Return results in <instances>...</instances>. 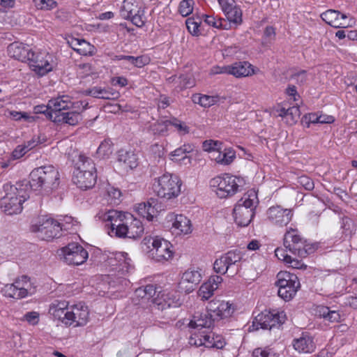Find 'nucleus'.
Listing matches in <instances>:
<instances>
[{
	"label": "nucleus",
	"instance_id": "obj_41",
	"mask_svg": "<svg viewBox=\"0 0 357 357\" xmlns=\"http://www.w3.org/2000/svg\"><path fill=\"white\" fill-rule=\"evenodd\" d=\"M137 211L139 215L146 218L149 221H151L155 215V208L149 202H148L146 203L144 202L139 204L137 206Z\"/></svg>",
	"mask_w": 357,
	"mask_h": 357
},
{
	"label": "nucleus",
	"instance_id": "obj_14",
	"mask_svg": "<svg viewBox=\"0 0 357 357\" xmlns=\"http://www.w3.org/2000/svg\"><path fill=\"white\" fill-rule=\"evenodd\" d=\"M124 19H130L138 27L142 26L146 21L142 0H124L120 10Z\"/></svg>",
	"mask_w": 357,
	"mask_h": 357
},
{
	"label": "nucleus",
	"instance_id": "obj_27",
	"mask_svg": "<svg viewBox=\"0 0 357 357\" xmlns=\"http://www.w3.org/2000/svg\"><path fill=\"white\" fill-rule=\"evenodd\" d=\"M293 347L298 353H312L315 348L313 337L308 333H302L301 337L295 338L292 342Z\"/></svg>",
	"mask_w": 357,
	"mask_h": 357
},
{
	"label": "nucleus",
	"instance_id": "obj_6",
	"mask_svg": "<svg viewBox=\"0 0 357 357\" xmlns=\"http://www.w3.org/2000/svg\"><path fill=\"white\" fill-rule=\"evenodd\" d=\"M283 240L284 248L295 257L305 258L314 251V246L307 243L296 228L289 227Z\"/></svg>",
	"mask_w": 357,
	"mask_h": 357
},
{
	"label": "nucleus",
	"instance_id": "obj_20",
	"mask_svg": "<svg viewBox=\"0 0 357 357\" xmlns=\"http://www.w3.org/2000/svg\"><path fill=\"white\" fill-rule=\"evenodd\" d=\"M206 310L213 321L229 317L234 310L231 304L220 300H212L208 302Z\"/></svg>",
	"mask_w": 357,
	"mask_h": 357
},
{
	"label": "nucleus",
	"instance_id": "obj_29",
	"mask_svg": "<svg viewBox=\"0 0 357 357\" xmlns=\"http://www.w3.org/2000/svg\"><path fill=\"white\" fill-rule=\"evenodd\" d=\"M230 75L236 78L251 76L255 74L252 65L248 61H238L229 65Z\"/></svg>",
	"mask_w": 357,
	"mask_h": 357
},
{
	"label": "nucleus",
	"instance_id": "obj_59",
	"mask_svg": "<svg viewBox=\"0 0 357 357\" xmlns=\"http://www.w3.org/2000/svg\"><path fill=\"white\" fill-rule=\"evenodd\" d=\"M88 106V102L85 101L72 102L70 109L71 112H77L79 114L84 111Z\"/></svg>",
	"mask_w": 357,
	"mask_h": 357
},
{
	"label": "nucleus",
	"instance_id": "obj_35",
	"mask_svg": "<svg viewBox=\"0 0 357 357\" xmlns=\"http://www.w3.org/2000/svg\"><path fill=\"white\" fill-rule=\"evenodd\" d=\"M85 94L96 98L106 100L115 99L119 96V93L114 91L112 89H107L97 86L87 89Z\"/></svg>",
	"mask_w": 357,
	"mask_h": 357
},
{
	"label": "nucleus",
	"instance_id": "obj_38",
	"mask_svg": "<svg viewBox=\"0 0 357 357\" xmlns=\"http://www.w3.org/2000/svg\"><path fill=\"white\" fill-rule=\"evenodd\" d=\"M192 100L194 103L199 104L202 107H209L218 102L220 97L218 96H208L197 93L192 95Z\"/></svg>",
	"mask_w": 357,
	"mask_h": 357
},
{
	"label": "nucleus",
	"instance_id": "obj_52",
	"mask_svg": "<svg viewBox=\"0 0 357 357\" xmlns=\"http://www.w3.org/2000/svg\"><path fill=\"white\" fill-rule=\"evenodd\" d=\"M222 143L218 141L206 140L203 142V149L205 151L212 152L213 156L215 155V152L221 149Z\"/></svg>",
	"mask_w": 357,
	"mask_h": 357
},
{
	"label": "nucleus",
	"instance_id": "obj_63",
	"mask_svg": "<svg viewBox=\"0 0 357 357\" xmlns=\"http://www.w3.org/2000/svg\"><path fill=\"white\" fill-rule=\"evenodd\" d=\"M253 357H276L271 349H257L253 352Z\"/></svg>",
	"mask_w": 357,
	"mask_h": 357
},
{
	"label": "nucleus",
	"instance_id": "obj_47",
	"mask_svg": "<svg viewBox=\"0 0 357 357\" xmlns=\"http://www.w3.org/2000/svg\"><path fill=\"white\" fill-rule=\"evenodd\" d=\"M202 19L197 17H189L186 20L185 24L188 31L193 36H197L199 33V26Z\"/></svg>",
	"mask_w": 357,
	"mask_h": 357
},
{
	"label": "nucleus",
	"instance_id": "obj_21",
	"mask_svg": "<svg viewBox=\"0 0 357 357\" xmlns=\"http://www.w3.org/2000/svg\"><path fill=\"white\" fill-rule=\"evenodd\" d=\"M202 278L201 270L199 268H190L183 273L178 287L186 293L192 292Z\"/></svg>",
	"mask_w": 357,
	"mask_h": 357
},
{
	"label": "nucleus",
	"instance_id": "obj_56",
	"mask_svg": "<svg viewBox=\"0 0 357 357\" xmlns=\"http://www.w3.org/2000/svg\"><path fill=\"white\" fill-rule=\"evenodd\" d=\"M290 79L295 81L298 84H303L307 80V72L304 70L293 73Z\"/></svg>",
	"mask_w": 357,
	"mask_h": 357
},
{
	"label": "nucleus",
	"instance_id": "obj_60",
	"mask_svg": "<svg viewBox=\"0 0 357 357\" xmlns=\"http://www.w3.org/2000/svg\"><path fill=\"white\" fill-rule=\"evenodd\" d=\"M79 68L82 77H87L97 73L93 67L89 63L80 64Z\"/></svg>",
	"mask_w": 357,
	"mask_h": 357
},
{
	"label": "nucleus",
	"instance_id": "obj_50",
	"mask_svg": "<svg viewBox=\"0 0 357 357\" xmlns=\"http://www.w3.org/2000/svg\"><path fill=\"white\" fill-rule=\"evenodd\" d=\"M193 5H194V1L193 0H183L181 1L179 4L178 11L180 14L183 16L186 17L191 14L193 10Z\"/></svg>",
	"mask_w": 357,
	"mask_h": 357
},
{
	"label": "nucleus",
	"instance_id": "obj_64",
	"mask_svg": "<svg viewBox=\"0 0 357 357\" xmlns=\"http://www.w3.org/2000/svg\"><path fill=\"white\" fill-rule=\"evenodd\" d=\"M24 319L29 324L35 325L39 321V314L36 312H27L24 314Z\"/></svg>",
	"mask_w": 357,
	"mask_h": 357
},
{
	"label": "nucleus",
	"instance_id": "obj_26",
	"mask_svg": "<svg viewBox=\"0 0 357 357\" xmlns=\"http://www.w3.org/2000/svg\"><path fill=\"white\" fill-rule=\"evenodd\" d=\"M68 303L65 301H54L49 308V313L55 320L61 321L67 326L66 318L68 317Z\"/></svg>",
	"mask_w": 357,
	"mask_h": 357
},
{
	"label": "nucleus",
	"instance_id": "obj_58",
	"mask_svg": "<svg viewBox=\"0 0 357 357\" xmlns=\"http://www.w3.org/2000/svg\"><path fill=\"white\" fill-rule=\"evenodd\" d=\"M298 183L302 185L306 190H312L314 188L313 181L307 176H301L298 177Z\"/></svg>",
	"mask_w": 357,
	"mask_h": 357
},
{
	"label": "nucleus",
	"instance_id": "obj_53",
	"mask_svg": "<svg viewBox=\"0 0 357 357\" xmlns=\"http://www.w3.org/2000/svg\"><path fill=\"white\" fill-rule=\"evenodd\" d=\"M214 337V334L211 335L206 333V335H204L202 339L197 340V341H192V342L194 343V345L196 347L204 346L207 348H213V347H209L208 344H213Z\"/></svg>",
	"mask_w": 357,
	"mask_h": 357
},
{
	"label": "nucleus",
	"instance_id": "obj_32",
	"mask_svg": "<svg viewBox=\"0 0 357 357\" xmlns=\"http://www.w3.org/2000/svg\"><path fill=\"white\" fill-rule=\"evenodd\" d=\"M212 317L207 313H196L188 324L190 328L195 330L209 328L213 323Z\"/></svg>",
	"mask_w": 357,
	"mask_h": 357
},
{
	"label": "nucleus",
	"instance_id": "obj_3",
	"mask_svg": "<svg viewBox=\"0 0 357 357\" xmlns=\"http://www.w3.org/2000/svg\"><path fill=\"white\" fill-rule=\"evenodd\" d=\"M259 204L257 192L251 189L237 202L233 209L234 222L238 227H247L255 215Z\"/></svg>",
	"mask_w": 357,
	"mask_h": 357
},
{
	"label": "nucleus",
	"instance_id": "obj_22",
	"mask_svg": "<svg viewBox=\"0 0 357 357\" xmlns=\"http://www.w3.org/2000/svg\"><path fill=\"white\" fill-rule=\"evenodd\" d=\"M98 217L102 221L108 222L106 225L107 230L114 229L115 227H119L132 219L130 213H122L116 210H110L107 212L99 213Z\"/></svg>",
	"mask_w": 357,
	"mask_h": 357
},
{
	"label": "nucleus",
	"instance_id": "obj_55",
	"mask_svg": "<svg viewBox=\"0 0 357 357\" xmlns=\"http://www.w3.org/2000/svg\"><path fill=\"white\" fill-rule=\"evenodd\" d=\"M107 194L109 197L111 199L112 204H117L120 202L121 192L119 189L114 187H109L107 190Z\"/></svg>",
	"mask_w": 357,
	"mask_h": 357
},
{
	"label": "nucleus",
	"instance_id": "obj_25",
	"mask_svg": "<svg viewBox=\"0 0 357 357\" xmlns=\"http://www.w3.org/2000/svg\"><path fill=\"white\" fill-rule=\"evenodd\" d=\"M168 221L172 222V229L176 234H188L192 231L190 220L183 215L170 213L167 217Z\"/></svg>",
	"mask_w": 357,
	"mask_h": 357
},
{
	"label": "nucleus",
	"instance_id": "obj_2",
	"mask_svg": "<svg viewBox=\"0 0 357 357\" xmlns=\"http://www.w3.org/2000/svg\"><path fill=\"white\" fill-rule=\"evenodd\" d=\"M6 195L0 200L1 210L8 215L20 213L22 204L29 197V187L27 181L17 182L15 185H3Z\"/></svg>",
	"mask_w": 357,
	"mask_h": 357
},
{
	"label": "nucleus",
	"instance_id": "obj_15",
	"mask_svg": "<svg viewBox=\"0 0 357 357\" xmlns=\"http://www.w3.org/2000/svg\"><path fill=\"white\" fill-rule=\"evenodd\" d=\"M114 259L117 261V263L114 265L116 266V271L118 273L116 277L115 274L112 275L109 284L113 287L128 286L129 281L125 276L133 268L131 259L128 257V254L126 252L117 253Z\"/></svg>",
	"mask_w": 357,
	"mask_h": 357
},
{
	"label": "nucleus",
	"instance_id": "obj_8",
	"mask_svg": "<svg viewBox=\"0 0 357 357\" xmlns=\"http://www.w3.org/2000/svg\"><path fill=\"white\" fill-rule=\"evenodd\" d=\"M181 181L176 175L165 173L155 179L153 190L157 195L167 200L177 197L181 193Z\"/></svg>",
	"mask_w": 357,
	"mask_h": 357
},
{
	"label": "nucleus",
	"instance_id": "obj_9",
	"mask_svg": "<svg viewBox=\"0 0 357 357\" xmlns=\"http://www.w3.org/2000/svg\"><path fill=\"white\" fill-rule=\"evenodd\" d=\"M63 229L68 228L63 224L48 216L39 218L37 222L31 227V231L36 233L39 238L44 241L59 237Z\"/></svg>",
	"mask_w": 357,
	"mask_h": 357
},
{
	"label": "nucleus",
	"instance_id": "obj_30",
	"mask_svg": "<svg viewBox=\"0 0 357 357\" xmlns=\"http://www.w3.org/2000/svg\"><path fill=\"white\" fill-rule=\"evenodd\" d=\"M275 114L286 119L289 124L295 123L300 117V109L298 106H292L286 108L283 105H278L275 109Z\"/></svg>",
	"mask_w": 357,
	"mask_h": 357
},
{
	"label": "nucleus",
	"instance_id": "obj_1",
	"mask_svg": "<svg viewBox=\"0 0 357 357\" xmlns=\"http://www.w3.org/2000/svg\"><path fill=\"white\" fill-rule=\"evenodd\" d=\"M27 183L29 189L42 195H50L59 186V172L52 165L41 166L31 171Z\"/></svg>",
	"mask_w": 357,
	"mask_h": 357
},
{
	"label": "nucleus",
	"instance_id": "obj_18",
	"mask_svg": "<svg viewBox=\"0 0 357 357\" xmlns=\"http://www.w3.org/2000/svg\"><path fill=\"white\" fill-rule=\"evenodd\" d=\"M294 211L291 208H284L280 205L269 207L266 212V221L273 226L283 227L292 220Z\"/></svg>",
	"mask_w": 357,
	"mask_h": 357
},
{
	"label": "nucleus",
	"instance_id": "obj_5",
	"mask_svg": "<svg viewBox=\"0 0 357 357\" xmlns=\"http://www.w3.org/2000/svg\"><path fill=\"white\" fill-rule=\"evenodd\" d=\"M142 249L149 253L157 261H167L173 257L172 245L158 236H146L142 241Z\"/></svg>",
	"mask_w": 357,
	"mask_h": 357
},
{
	"label": "nucleus",
	"instance_id": "obj_40",
	"mask_svg": "<svg viewBox=\"0 0 357 357\" xmlns=\"http://www.w3.org/2000/svg\"><path fill=\"white\" fill-rule=\"evenodd\" d=\"M235 153L230 149L225 150L223 152L220 150L215 152L214 160L219 164L227 165H229L235 158Z\"/></svg>",
	"mask_w": 357,
	"mask_h": 357
},
{
	"label": "nucleus",
	"instance_id": "obj_13",
	"mask_svg": "<svg viewBox=\"0 0 357 357\" xmlns=\"http://www.w3.org/2000/svg\"><path fill=\"white\" fill-rule=\"evenodd\" d=\"M286 315L284 312L278 310H264L255 317L252 327L255 330L259 328L271 330L279 328L285 321Z\"/></svg>",
	"mask_w": 357,
	"mask_h": 357
},
{
	"label": "nucleus",
	"instance_id": "obj_33",
	"mask_svg": "<svg viewBox=\"0 0 357 357\" xmlns=\"http://www.w3.org/2000/svg\"><path fill=\"white\" fill-rule=\"evenodd\" d=\"M192 151V145L188 144H183L182 146L175 149L174 151L170 153V159L172 161L179 162L180 164H190V158L187 155V153H189Z\"/></svg>",
	"mask_w": 357,
	"mask_h": 357
},
{
	"label": "nucleus",
	"instance_id": "obj_51",
	"mask_svg": "<svg viewBox=\"0 0 357 357\" xmlns=\"http://www.w3.org/2000/svg\"><path fill=\"white\" fill-rule=\"evenodd\" d=\"M169 126H173L178 134L181 135L189 132V128L185 125V123L176 118H172L169 119Z\"/></svg>",
	"mask_w": 357,
	"mask_h": 357
},
{
	"label": "nucleus",
	"instance_id": "obj_4",
	"mask_svg": "<svg viewBox=\"0 0 357 357\" xmlns=\"http://www.w3.org/2000/svg\"><path fill=\"white\" fill-rule=\"evenodd\" d=\"M246 182L241 176L224 174L211 179L210 187L215 195L220 199L234 196L242 191Z\"/></svg>",
	"mask_w": 357,
	"mask_h": 357
},
{
	"label": "nucleus",
	"instance_id": "obj_54",
	"mask_svg": "<svg viewBox=\"0 0 357 357\" xmlns=\"http://www.w3.org/2000/svg\"><path fill=\"white\" fill-rule=\"evenodd\" d=\"M35 6L38 9L48 10L56 6V2L53 0H33Z\"/></svg>",
	"mask_w": 357,
	"mask_h": 357
},
{
	"label": "nucleus",
	"instance_id": "obj_31",
	"mask_svg": "<svg viewBox=\"0 0 357 357\" xmlns=\"http://www.w3.org/2000/svg\"><path fill=\"white\" fill-rule=\"evenodd\" d=\"M30 46H8V52L10 56L22 62H29L33 56L34 51Z\"/></svg>",
	"mask_w": 357,
	"mask_h": 357
},
{
	"label": "nucleus",
	"instance_id": "obj_37",
	"mask_svg": "<svg viewBox=\"0 0 357 357\" xmlns=\"http://www.w3.org/2000/svg\"><path fill=\"white\" fill-rule=\"evenodd\" d=\"M74 172L96 173L93 161L89 157L80 154Z\"/></svg>",
	"mask_w": 357,
	"mask_h": 357
},
{
	"label": "nucleus",
	"instance_id": "obj_12",
	"mask_svg": "<svg viewBox=\"0 0 357 357\" xmlns=\"http://www.w3.org/2000/svg\"><path fill=\"white\" fill-rule=\"evenodd\" d=\"M277 278L275 284L278 287V296L284 301L293 298L301 286L296 275L287 271H281L278 273Z\"/></svg>",
	"mask_w": 357,
	"mask_h": 357
},
{
	"label": "nucleus",
	"instance_id": "obj_11",
	"mask_svg": "<svg viewBox=\"0 0 357 357\" xmlns=\"http://www.w3.org/2000/svg\"><path fill=\"white\" fill-rule=\"evenodd\" d=\"M36 291V286L31 278L22 275L16 278L13 283L6 284L2 289L3 295L14 299H21L31 296Z\"/></svg>",
	"mask_w": 357,
	"mask_h": 357
},
{
	"label": "nucleus",
	"instance_id": "obj_62",
	"mask_svg": "<svg viewBox=\"0 0 357 357\" xmlns=\"http://www.w3.org/2000/svg\"><path fill=\"white\" fill-rule=\"evenodd\" d=\"M73 50L78 54L84 56H92L95 53L94 46H84L83 48L73 47Z\"/></svg>",
	"mask_w": 357,
	"mask_h": 357
},
{
	"label": "nucleus",
	"instance_id": "obj_34",
	"mask_svg": "<svg viewBox=\"0 0 357 357\" xmlns=\"http://www.w3.org/2000/svg\"><path fill=\"white\" fill-rule=\"evenodd\" d=\"M118 161L121 162L126 169H132L138 165L137 155L132 151H119L118 153Z\"/></svg>",
	"mask_w": 357,
	"mask_h": 357
},
{
	"label": "nucleus",
	"instance_id": "obj_7",
	"mask_svg": "<svg viewBox=\"0 0 357 357\" xmlns=\"http://www.w3.org/2000/svg\"><path fill=\"white\" fill-rule=\"evenodd\" d=\"M243 261L241 251L231 250L215 259L213 269L217 273L234 277L239 273Z\"/></svg>",
	"mask_w": 357,
	"mask_h": 357
},
{
	"label": "nucleus",
	"instance_id": "obj_17",
	"mask_svg": "<svg viewBox=\"0 0 357 357\" xmlns=\"http://www.w3.org/2000/svg\"><path fill=\"white\" fill-rule=\"evenodd\" d=\"M60 252L59 255L62 256L64 261L69 265H81L89 257L86 250L77 243H69L67 246L62 248Z\"/></svg>",
	"mask_w": 357,
	"mask_h": 357
},
{
	"label": "nucleus",
	"instance_id": "obj_36",
	"mask_svg": "<svg viewBox=\"0 0 357 357\" xmlns=\"http://www.w3.org/2000/svg\"><path fill=\"white\" fill-rule=\"evenodd\" d=\"M54 117V123H66L70 126H75L80 121H82V115L79 114L77 112H65L62 114H59V116H55Z\"/></svg>",
	"mask_w": 357,
	"mask_h": 357
},
{
	"label": "nucleus",
	"instance_id": "obj_28",
	"mask_svg": "<svg viewBox=\"0 0 357 357\" xmlns=\"http://www.w3.org/2000/svg\"><path fill=\"white\" fill-rule=\"evenodd\" d=\"M73 182L82 189H89L94 186L97 180L96 173L74 172Z\"/></svg>",
	"mask_w": 357,
	"mask_h": 357
},
{
	"label": "nucleus",
	"instance_id": "obj_43",
	"mask_svg": "<svg viewBox=\"0 0 357 357\" xmlns=\"http://www.w3.org/2000/svg\"><path fill=\"white\" fill-rule=\"evenodd\" d=\"M225 15L230 22L236 25L242 23V10L236 4L234 8L225 12Z\"/></svg>",
	"mask_w": 357,
	"mask_h": 357
},
{
	"label": "nucleus",
	"instance_id": "obj_44",
	"mask_svg": "<svg viewBox=\"0 0 357 357\" xmlns=\"http://www.w3.org/2000/svg\"><path fill=\"white\" fill-rule=\"evenodd\" d=\"M217 289V287H213L210 282L203 283L198 291V295L202 300H208L211 298L215 290Z\"/></svg>",
	"mask_w": 357,
	"mask_h": 357
},
{
	"label": "nucleus",
	"instance_id": "obj_49",
	"mask_svg": "<svg viewBox=\"0 0 357 357\" xmlns=\"http://www.w3.org/2000/svg\"><path fill=\"white\" fill-rule=\"evenodd\" d=\"M128 222H126L123 225L116 227L114 229L107 230V233L111 236H116L119 238L128 237Z\"/></svg>",
	"mask_w": 357,
	"mask_h": 357
},
{
	"label": "nucleus",
	"instance_id": "obj_19",
	"mask_svg": "<svg viewBox=\"0 0 357 357\" xmlns=\"http://www.w3.org/2000/svg\"><path fill=\"white\" fill-rule=\"evenodd\" d=\"M67 326L81 327L89 320V310L84 303L79 302L69 306Z\"/></svg>",
	"mask_w": 357,
	"mask_h": 357
},
{
	"label": "nucleus",
	"instance_id": "obj_57",
	"mask_svg": "<svg viewBox=\"0 0 357 357\" xmlns=\"http://www.w3.org/2000/svg\"><path fill=\"white\" fill-rule=\"evenodd\" d=\"M288 251V249L278 248L275 250V255L278 259L287 263L291 261V255L287 253Z\"/></svg>",
	"mask_w": 357,
	"mask_h": 357
},
{
	"label": "nucleus",
	"instance_id": "obj_61",
	"mask_svg": "<svg viewBox=\"0 0 357 357\" xmlns=\"http://www.w3.org/2000/svg\"><path fill=\"white\" fill-rule=\"evenodd\" d=\"M179 79L183 88H191L195 84V79L188 75H181Z\"/></svg>",
	"mask_w": 357,
	"mask_h": 357
},
{
	"label": "nucleus",
	"instance_id": "obj_24",
	"mask_svg": "<svg viewBox=\"0 0 357 357\" xmlns=\"http://www.w3.org/2000/svg\"><path fill=\"white\" fill-rule=\"evenodd\" d=\"M50 102V119L54 121L55 116L62 114L64 110L70 109L71 105V98L66 95L59 96L49 100Z\"/></svg>",
	"mask_w": 357,
	"mask_h": 357
},
{
	"label": "nucleus",
	"instance_id": "obj_23",
	"mask_svg": "<svg viewBox=\"0 0 357 357\" xmlns=\"http://www.w3.org/2000/svg\"><path fill=\"white\" fill-rule=\"evenodd\" d=\"M321 17L326 23L335 28H346L351 26V20H348L346 14L336 10H328L321 13Z\"/></svg>",
	"mask_w": 357,
	"mask_h": 357
},
{
	"label": "nucleus",
	"instance_id": "obj_10",
	"mask_svg": "<svg viewBox=\"0 0 357 357\" xmlns=\"http://www.w3.org/2000/svg\"><path fill=\"white\" fill-rule=\"evenodd\" d=\"M156 293L155 287L153 284H148L137 288L135 291V295L137 298H140L142 302H151L153 305H157L158 310H163L167 307L176 305L174 300L170 298L169 294L163 292L160 298V292H159L158 296L155 298Z\"/></svg>",
	"mask_w": 357,
	"mask_h": 357
},
{
	"label": "nucleus",
	"instance_id": "obj_45",
	"mask_svg": "<svg viewBox=\"0 0 357 357\" xmlns=\"http://www.w3.org/2000/svg\"><path fill=\"white\" fill-rule=\"evenodd\" d=\"M169 127V120L157 121L151 126V129L155 135H165Z\"/></svg>",
	"mask_w": 357,
	"mask_h": 357
},
{
	"label": "nucleus",
	"instance_id": "obj_42",
	"mask_svg": "<svg viewBox=\"0 0 357 357\" xmlns=\"http://www.w3.org/2000/svg\"><path fill=\"white\" fill-rule=\"evenodd\" d=\"M116 59L118 60H127L137 68H142L150 62V59L146 56H139L135 57L132 56L121 55L117 56Z\"/></svg>",
	"mask_w": 357,
	"mask_h": 357
},
{
	"label": "nucleus",
	"instance_id": "obj_46",
	"mask_svg": "<svg viewBox=\"0 0 357 357\" xmlns=\"http://www.w3.org/2000/svg\"><path fill=\"white\" fill-rule=\"evenodd\" d=\"M202 18L205 23L209 26H212L218 29H227V22L223 18L215 19L213 16L208 15H202Z\"/></svg>",
	"mask_w": 357,
	"mask_h": 357
},
{
	"label": "nucleus",
	"instance_id": "obj_39",
	"mask_svg": "<svg viewBox=\"0 0 357 357\" xmlns=\"http://www.w3.org/2000/svg\"><path fill=\"white\" fill-rule=\"evenodd\" d=\"M128 238H137L140 237L144 230L142 222L139 220L134 218L132 215V219L128 221Z\"/></svg>",
	"mask_w": 357,
	"mask_h": 357
},
{
	"label": "nucleus",
	"instance_id": "obj_16",
	"mask_svg": "<svg viewBox=\"0 0 357 357\" xmlns=\"http://www.w3.org/2000/svg\"><path fill=\"white\" fill-rule=\"evenodd\" d=\"M29 64L34 72L40 76L52 71L56 65L52 54L46 52H36L34 51L33 56L31 58Z\"/></svg>",
	"mask_w": 357,
	"mask_h": 357
},
{
	"label": "nucleus",
	"instance_id": "obj_48",
	"mask_svg": "<svg viewBox=\"0 0 357 357\" xmlns=\"http://www.w3.org/2000/svg\"><path fill=\"white\" fill-rule=\"evenodd\" d=\"M113 152L112 143L110 140H104L98 146L97 153L102 157L107 158Z\"/></svg>",
	"mask_w": 357,
	"mask_h": 357
}]
</instances>
